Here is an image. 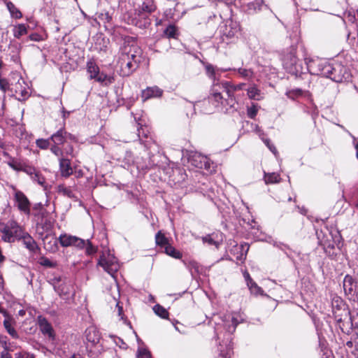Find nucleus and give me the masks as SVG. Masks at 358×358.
<instances>
[{
  "instance_id": "f257e3e1",
  "label": "nucleus",
  "mask_w": 358,
  "mask_h": 358,
  "mask_svg": "<svg viewBox=\"0 0 358 358\" xmlns=\"http://www.w3.org/2000/svg\"><path fill=\"white\" fill-rule=\"evenodd\" d=\"M317 74L328 78L336 83L348 80L351 73L348 68L340 63H329L328 61L320 59L317 64Z\"/></svg>"
},
{
  "instance_id": "f03ea898",
  "label": "nucleus",
  "mask_w": 358,
  "mask_h": 358,
  "mask_svg": "<svg viewBox=\"0 0 358 358\" xmlns=\"http://www.w3.org/2000/svg\"><path fill=\"white\" fill-rule=\"evenodd\" d=\"M98 266L115 278V273L120 268L115 257L109 251L103 252L98 261Z\"/></svg>"
},
{
  "instance_id": "7ed1b4c3",
  "label": "nucleus",
  "mask_w": 358,
  "mask_h": 358,
  "mask_svg": "<svg viewBox=\"0 0 358 358\" xmlns=\"http://www.w3.org/2000/svg\"><path fill=\"white\" fill-rule=\"evenodd\" d=\"M87 71L89 74L90 79H94L96 81L103 85H108L114 81L113 77L107 76L103 73H100L99 66L93 60L87 62Z\"/></svg>"
},
{
  "instance_id": "20e7f679",
  "label": "nucleus",
  "mask_w": 358,
  "mask_h": 358,
  "mask_svg": "<svg viewBox=\"0 0 358 358\" xmlns=\"http://www.w3.org/2000/svg\"><path fill=\"white\" fill-rule=\"evenodd\" d=\"M142 50L136 45H125L121 53V57H128L129 62H136V64H139L142 58Z\"/></svg>"
},
{
  "instance_id": "39448f33",
  "label": "nucleus",
  "mask_w": 358,
  "mask_h": 358,
  "mask_svg": "<svg viewBox=\"0 0 358 358\" xmlns=\"http://www.w3.org/2000/svg\"><path fill=\"white\" fill-rule=\"evenodd\" d=\"M142 50L136 45H125L121 53V57H128L129 62H136V64H139L142 58Z\"/></svg>"
},
{
  "instance_id": "423d86ee",
  "label": "nucleus",
  "mask_w": 358,
  "mask_h": 358,
  "mask_svg": "<svg viewBox=\"0 0 358 358\" xmlns=\"http://www.w3.org/2000/svg\"><path fill=\"white\" fill-rule=\"evenodd\" d=\"M189 162L198 169H203L207 171L210 169L211 163L210 160L206 156L198 152H194L189 155Z\"/></svg>"
},
{
  "instance_id": "0eeeda50",
  "label": "nucleus",
  "mask_w": 358,
  "mask_h": 358,
  "mask_svg": "<svg viewBox=\"0 0 358 358\" xmlns=\"http://www.w3.org/2000/svg\"><path fill=\"white\" fill-rule=\"evenodd\" d=\"M14 190V199L18 209L26 215H29L31 203L28 198L22 192L15 189Z\"/></svg>"
},
{
  "instance_id": "6e6552de",
  "label": "nucleus",
  "mask_w": 358,
  "mask_h": 358,
  "mask_svg": "<svg viewBox=\"0 0 358 358\" xmlns=\"http://www.w3.org/2000/svg\"><path fill=\"white\" fill-rule=\"evenodd\" d=\"M336 322L339 324L343 323L347 324L348 325H352V317L350 315V312L348 308H343L340 309H334L332 312Z\"/></svg>"
},
{
  "instance_id": "1a4fd4ad",
  "label": "nucleus",
  "mask_w": 358,
  "mask_h": 358,
  "mask_svg": "<svg viewBox=\"0 0 358 358\" xmlns=\"http://www.w3.org/2000/svg\"><path fill=\"white\" fill-rule=\"evenodd\" d=\"M37 323L41 333L43 335L48 336L50 338L52 339L55 338V333L52 326L45 317L38 315L37 317Z\"/></svg>"
},
{
  "instance_id": "9d476101",
  "label": "nucleus",
  "mask_w": 358,
  "mask_h": 358,
  "mask_svg": "<svg viewBox=\"0 0 358 358\" xmlns=\"http://www.w3.org/2000/svg\"><path fill=\"white\" fill-rule=\"evenodd\" d=\"M227 317L229 319H230V322H231V324H229L226 322L225 326L227 327V331L231 333H234L235 331L238 324L244 322L243 313H241L240 311L232 312L230 315H225L224 317L226 320Z\"/></svg>"
},
{
  "instance_id": "9b49d317",
  "label": "nucleus",
  "mask_w": 358,
  "mask_h": 358,
  "mask_svg": "<svg viewBox=\"0 0 358 358\" xmlns=\"http://www.w3.org/2000/svg\"><path fill=\"white\" fill-rule=\"evenodd\" d=\"M119 64L123 76H129L134 72L138 66L136 62H129L128 57H120Z\"/></svg>"
},
{
  "instance_id": "f8f14e48",
  "label": "nucleus",
  "mask_w": 358,
  "mask_h": 358,
  "mask_svg": "<svg viewBox=\"0 0 358 358\" xmlns=\"http://www.w3.org/2000/svg\"><path fill=\"white\" fill-rule=\"evenodd\" d=\"M59 172L62 177L68 178L73 173V169L71 165V161L69 159L61 157L59 159Z\"/></svg>"
},
{
  "instance_id": "ddd939ff",
  "label": "nucleus",
  "mask_w": 358,
  "mask_h": 358,
  "mask_svg": "<svg viewBox=\"0 0 358 358\" xmlns=\"http://www.w3.org/2000/svg\"><path fill=\"white\" fill-rule=\"evenodd\" d=\"M162 94V90L157 87H147L142 91L141 97L143 101L153 98L159 97Z\"/></svg>"
},
{
  "instance_id": "4468645a",
  "label": "nucleus",
  "mask_w": 358,
  "mask_h": 358,
  "mask_svg": "<svg viewBox=\"0 0 358 358\" xmlns=\"http://www.w3.org/2000/svg\"><path fill=\"white\" fill-rule=\"evenodd\" d=\"M5 227L8 228L10 232H12L13 235H14L16 238L18 239H20L24 235V234L26 233L23 231L22 227L14 221L9 222Z\"/></svg>"
},
{
  "instance_id": "2eb2a0df",
  "label": "nucleus",
  "mask_w": 358,
  "mask_h": 358,
  "mask_svg": "<svg viewBox=\"0 0 358 358\" xmlns=\"http://www.w3.org/2000/svg\"><path fill=\"white\" fill-rule=\"evenodd\" d=\"M20 239L22 240L24 245L29 250L34 252L38 249L36 241L27 232L24 234Z\"/></svg>"
},
{
  "instance_id": "dca6fc26",
  "label": "nucleus",
  "mask_w": 358,
  "mask_h": 358,
  "mask_svg": "<svg viewBox=\"0 0 358 358\" xmlns=\"http://www.w3.org/2000/svg\"><path fill=\"white\" fill-rule=\"evenodd\" d=\"M13 319L11 316H8V318H6L3 321V326L6 329V331L9 334V335L13 338H18L19 335L15 330V329L12 326V322Z\"/></svg>"
},
{
  "instance_id": "f3484780",
  "label": "nucleus",
  "mask_w": 358,
  "mask_h": 358,
  "mask_svg": "<svg viewBox=\"0 0 358 358\" xmlns=\"http://www.w3.org/2000/svg\"><path fill=\"white\" fill-rule=\"evenodd\" d=\"M357 288V282L354 278L350 275H346L343 279L344 291H354Z\"/></svg>"
},
{
  "instance_id": "a211bd4d",
  "label": "nucleus",
  "mask_w": 358,
  "mask_h": 358,
  "mask_svg": "<svg viewBox=\"0 0 358 358\" xmlns=\"http://www.w3.org/2000/svg\"><path fill=\"white\" fill-rule=\"evenodd\" d=\"M13 33L15 38H20L27 34V26L24 24H18L14 26Z\"/></svg>"
},
{
  "instance_id": "6ab92c4d",
  "label": "nucleus",
  "mask_w": 358,
  "mask_h": 358,
  "mask_svg": "<svg viewBox=\"0 0 358 358\" xmlns=\"http://www.w3.org/2000/svg\"><path fill=\"white\" fill-rule=\"evenodd\" d=\"M155 313L162 319H169V313L168 310L159 304H156L152 308Z\"/></svg>"
},
{
  "instance_id": "aec40b11",
  "label": "nucleus",
  "mask_w": 358,
  "mask_h": 358,
  "mask_svg": "<svg viewBox=\"0 0 358 358\" xmlns=\"http://www.w3.org/2000/svg\"><path fill=\"white\" fill-rule=\"evenodd\" d=\"M164 252L167 255L175 259H180L182 257V254L180 253V252L177 250L170 243L164 248Z\"/></svg>"
},
{
  "instance_id": "412c9836",
  "label": "nucleus",
  "mask_w": 358,
  "mask_h": 358,
  "mask_svg": "<svg viewBox=\"0 0 358 358\" xmlns=\"http://www.w3.org/2000/svg\"><path fill=\"white\" fill-rule=\"evenodd\" d=\"M155 242L158 246L163 248L169 244V239L160 231L155 236Z\"/></svg>"
},
{
  "instance_id": "4be33fe9",
  "label": "nucleus",
  "mask_w": 358,
  "mask_h": 358,
  "mask_svg": "<svg viewBox=\"0 0 358 358\" xmlns=\"http://www.w3.org/2000/svg\"><path fill=\"white\" fill-rule=\"evenodd\" d=\"M74 239L75 236L67 234L61 235L59 238V243L63 247L72 246Z\"/></svg>"
},
{
  "instance_id": "5701e85b",
  "label": "nucleus",
  "mask_w": 358,
  "mask_h": 358,
  "mask_svg": "<svg viewBox=\"0 0 358 358\" xmlns=\"http://www.w3.org/2000/svg\"><path fill=\"white\" fill-rule=\"evenodd\" d=\"M66 132L60 129L51 136V140L55 145H60L64 142Z\"/></svg>"
},
{
  "instance_id": "b1692460",
  "label": "nucleus",
  "mask_w": 358,
  "mask_h": 358,
  "mask_svg": "<svg viewBox=\"0 0 358 358\" xmlns=\"http://www.w3.org/2000/svg\"><path fill=\"white\" fill-rule=\"evenodd\" d=\"M7 8L8 9L11 16L16 19H20L22 17L21 12L12 2H8L6 3Z\"/></svg>"
},
{
  "instance_id": "393cba45",
  "label": "nucleus",
  "mask_w": 358,
  "mask_h": 358,
  "mask_svg": "<svg viewBox=\"0 0 358 358\" xmlns=\"http://www.w3.org/2000/svg\"><path fill=\"white\" fill-rule=\"evenodd\" d=\"M156 9V6L152 0L143 2L141 6V10L145 13H151Z\"/></svg>"
},
{
  "instance_id": "a878e982",
  "label": "nucleus",
  "mask_w": 358,
  "mask_h": 358,
  "mask_svg": "<svg viewBox=\"0 0 358 358\" xmlns=\"http://www.w3.org/2000/svg\"><path fill=\"white\" fill-rule=\"evenodd\" d=\"M332 306V312L334 309H340L343 308H346L347 306L343 301V299L339 296H334L331 301Z\"/></svg>"
},
{
  "instance_id": "bb28decb",
  "label": "nucleus",
  "mask_w": 358,
  "mask_h": 358,
  "mask_svg": "<svg viewBox=\"0 0 358 358\" xmlns=\"http://www.w3.org/2000/svg\"><path fill=\"white\" fill-rule=\"evenodd\" d=\"M265 182L266 184H273L279 182L280 180V176L275 173L265 174Z\"/></svg>"
},
{
  "instance_id": "cd10ccee",
  "label": "nucleus",
  "mask_w": 358,
  "mask_h": 358,
  "mask_svg": "<svg viewBox=\"0 0 358 358\" xmlns=\"http://www.w3.org/2000/svg\"><path fill=\"white\" fill-rule=\"evenodd\" d=\"M248 95L250 99H259L260 90L255 85H252L248 89Z\"/></svg>"
},
{
  "instance_id": "c85d7f7f",
  "label": "nucleus",
  "mask_w": 358,
  "mask_h": 358,
  "mask_svg": "<svg viewBox=\"0 0 358 358\" xmlns=\"http://www.w3.org/2000/svg\"><path fill=\"white\" fill-rule=\"evenodd\" d=\"M315 234L318 240V244L320 245L326 246L329 241L328 236L324 234L322 230L320 231L317 230Z\"/></svg>"
},
{
  "instance_id": "c756f323",
  "label": "nucleus",
  "mask_w": 358,
  "mask_h": 358,
  "mask_svg": "<svg viewBox=\"0 0 358 358\" xmlns=\"http://www.w3.org/2000/svg\"><path fill=\"white\" fill-rule=\"evenodd\" d=\"M320 348L321 350L322 358H334L333 353L326 345L324 343H320Z\"/></svg>"
},
{
  "instance_id": "7c9ffc66",
  "label": "nucleus",
  "mask_w": 358,
  "mask_h": 358,
  "mask_svg": "<svg viewBox=\"0 0 358 358\" xmlns=\"http://www.w3.org/2000/svg\"><path fill=\"white\" fill-rule=\"evenodd\" d=\"M18 85L21 86V83L20 80L18 81V83L15 85V92L19 93L20 94V97L18 98L19 100H25L29 96V92L25 88L24 89H19Z\"/></svg>"
},
{
  "instance_id": "2f4dec72",
  "label": "nucleus",
  "mask_w": 358,
  "mask_h": 358,
  "mask_svg": "<svg viewBox=\"0 0 358 358\" xmlns=\"http://www.w3.org/2000/svg\"><path fill=\"white\" fill-rule=\"evenodd\" d=\"M2 232L3 234V235L2 236V239L4 241L8 242V243H11V242L14 241V238H15V236H14V235H13L12 232H10L8 229V228H6L5 227L3 229Z\"/></svg>"
},
{
  "instance_id": "473e14b6",
  "label": "nucleus",
  "mask_w": 358,
  "mask_h": 358,
  "mask_svg": "<svg viewBox=\"0 0 358 358\" xmlns=\"http://www.w3.org/2000/svg\"><path fill=\"white\" fill-rule=\"evenodd\" d=\"M58 192L60 194H62L64 196H66L68 197H72L73 196V192L71 189L64 185H59L57 187Z\"/></svg>"
},
{
  "instance_id": "72a5a7b5",
  "label": "nucleus",
  "mask_w": 358,
  "mask_h": 358,
  "mask_svg": "<svg viewBox=\"0 0 358 358\" xmlns=\"http://www.w3.org/2000/svg\"><path fill=\"white\" fill-rule=\"evenodd\" d=\"M0 345L3 348V350H11L10 343L6 336L0 335Z\"/></svg>"
},
{
  "instance_id": "f704fd0d",
  "label": "nucleus",
  "mask_w": 358,
  "mask_h": 358,
  "mask_svg": "<svg viewBox=\"0 0 358 358\" xmlns=\"http://www.w3.org/2000/svg\"><path fill=\"white\" fill-rule=\"evenodd\" d=\"M137 358H151L150 352L145 348H139L136 354Z\"/></svg>"
},
{
  "instance_id": "c9c22d12",
  "label": "nucleus",
  "mask_w": 358,
  "mask_h": 358,
  "mask_svg": "<svg viewBox=\"0 0 358 358\" xmlns=\"http://www.w3.org/2000/svg\"><path fill=\"white\" fill-rule=\"evenodd\" d=\"M31 179L39 184L41 186L44 187L45 183V179L43 176H42L39 172L36 171L35 174L32 176Z\"/></svg>"
},
{
  "instance_id": "e433bc0d",
  "label": "nucleus",
  "mask_w": 358,
  "mask_h": 358,
  "mask_svg": "<svg viewBox=\"0 0 358 358\" xmlns=\"http://www.w3.org/2000/svg\"><path fill=\"white\" fill-rule=\"evenodd\" d=\"M177 29L176 27L173 25H169L166 29H165V34L169 38H175L176 36Z\"/></svg>"
},
{
  "instance_id": "4c0bfd02",
  "label": "nucleus",
  "mask_w": 358,
  "mask_h": 358,
  "mask_svg": "<svg viewBox=\"0 0 358 358\" xmlns=\"http://www.w3.org/2000/svg\"><path fill=\"white\" fill-rule=\"evenodd\" d=\"M214 87H218L219 89H223L227 92V94H228V96L229 97L231 96V89H230V86L228 83H227V82L222 83L221 84H219V85L215 84L214 85Z\"/></svg>"
},
{
  "instance_id": "58836bf2",
  "label": "nucleus",
  "mask_w": 358,
  "mask_h": 358,
  "mask_svg": "<svg viewBox=\"0 0 358 358\" xmlns=\"http://www.w3.org/2000/svg\"><path fill=\"white\" fill-rule=\"evenodd\" d=\"M238 73L240 76L245 78H251L253 74L251 70L242 68L238 69Z\"/></svg>"
},
{
  "instance_id": "ea45409f",
  "label": "nucleus",
  "mask_w": 358,
  "mask_h": 358,
  "mask_svg": "<svg viewBox=\"0 0 358 358\" xmlns=\"http://www.w3.org/2000/svg\"><path fill=\"white\" fill-rule=\"evenodd\" d=\"M243 276H244L245 280L247 282L248 288L250 289H252L256 287V286H257L256 284L252 282V280L251 279L250 274L248 272H246V271L244 272Z\"/></svg>"
},
{
  "instance_id": "a19ab883",
  "label": "nucleus",
  "mask_w": 358,
  "mask_h": 358,
  "mask_svg": "<svg viewBox=\"0 0 358 358\" xmlns=\"http://www.w3.org/2000/svg\"><path fill=\"white\" fill-rule=\"evenodd\" d=\"M22 171L29 175L31 178L36 172L34 167L24 164Z\"/></svg>"
},
{
  "instance_id": "79ce46f5",
  "label": "nucleus",
  "mask_w": 358,
  "mask_h": 358,
  "mask_svg": "<svg viewBox=\"0 0 358 358\" xmlns=\"http://www.w3.org/2000/svg\"><path fill=\"white\" fill-rule=\"evenodd\" d=\"M86 242L87 241H85V240L75 236V239L72 246H75L78 248H83L85 246Z\"/></svg>"
},
{
  "instance_id": "37998d69",
  "label": "nucleus",
  "mask_w": 358,
  "mask_h": 358,
  "mask_svg": "<svg viewBox=\"0 0 358 358\" xmlns=\"http://www.w3.org/2000/svg\"><path fill=\"white\" fill-rule=\"evenodd\" d=\"M86 253L87 255H93L96 252V248L92 245V243L87 240L85 244Z\"/></svg>"
},
{
  "instance_id": "c03bdc74",
  "label": "nucleus",
  "mask_w": 358,
  "mask_h": 358,
  "mask_svg": "<svg viewBox=\"0 0 358 358\" xmlns=\"http://www.w3.org/2000/svg\"><path fill=\"white\" fill-rule=\"evenodd\" d=\"M36 145L41 149H47L50 145L48 140L39 139L36 141Z\"/></svg>"
},
{
  "instance_id": "a18cd8bd",
  "label": "nucleus",
  "mask_w": 358,
  "mask_h": 358,
  "mask_svg": "<svg viewBox=\"0 0 358 358\" xmlns=\"http://www.w3.org/2000/svg\"><path fill=\"white\" fill-rule=\"evenodd\" d=\"M40 263L41 265L50 268L54 267L55 266V264L52 263L49 259L45 257L41 258Z\"/></svg>"
},
{
  "instance_id": "49530a36",
  "label": "nucleus",
  "mask_w": 358,
  "mask_h": 358,
  "mask_svg": "<svg viewBox=\"0 0 358 358\" xmlns=\"http://www.w3.org/2000/svg\"><path fill=\"white\" fill-rule=\"evenodd\" d=\"M57 145H55L52 146L50 150L56 156L61 157L63 155V152Z\"/></svg>"
},
{
  "instance_id": "de8ad7c7",
  "label": "nucleus",
  "mask_w": 358,
  "mask_h": 358,
  "mask_svg": "<svg viewBox=\"0 0 358 358\" xmlns=\"http://www.w3.org/2000/svg\"><path fill=\"white\" fill-rule=\"evenodd\" d=\"M212 96L214 98V99L217 102L221 101L222 99L221 93L220 92H217V89H213Z\"/></svg>"
},
{
  "instance_id": "09e8293b",
  "label": "nucleus",
  "mask_w": 358,
  "mask_h": 358,
  "mask_svg": "<svg viewBox=\"0 0 358 358\" xmlns=\"http://www.w3.org/2000/svg\"><path fill=\"white\" fill-rule=\"evenodd\" d=\"M257 113V109L255 106L248 109V115L250 117L254 118Z\"/></svg>"
},
{
  "instance_id": "8fccbe9b",
  "label": "nucleus",
  "mask_w": 358,
  "mask_h": 358,
  "mask_svg": "<svg viewBox=\"0 0 358 358\" xmlns=\"http://www.w3.org/2000/svg\"><path fill=\"white\" fill-rule=\"evenodd\" d=\"M29 38L33 41H41L43 40L42 36L36 33L30 34Z\"/></svg>"
},
{
  "instance_id": "3c124183",
  "label": "nucleus",
  "mask_w": 358,
  "mask_h": 358,
  "mask_svg": "<svg viewBox=\"0 0 358 358\" xmlns=\"http://www.w3.org/2000/svg\"><path fill=\"white\" fill-rule=\"evenodd\" d=\"M9 166L15 171H22L23 166L22 164H16V163H10Z\"/></svg>"
},
{
  "instance_id": "603ef678",
  "label": "nucleus",
  "mask_w": 358,
  "mask_h": 358,
  "mask_svg": "<svg viewBox=\"0 0 358 358\" xmlns=\"http://www.w3.org/2000/svg\"><path fill=\"white\" fill-rule=\"evenodd\" d=\"M8 87V82L6 80L0 79V89L5 92Z\"/></svg>"
},
{
  "instance_id": "864d4df0",
  "label": "nucleus",
  "mask_w": 358,
  "mask_h": 358,
  "mask_svg": "<svg viewBox=\"0 0 358 358\" xmlns=\"http://www.w3.org/2000/svg\"><path fill=\"white\" fill-rule=\"evenodd\" d=\"M203 241L204 243H208L209 245H215V241H214V240L210 236H206L203 237Z\"/></svg>"
},
{
  "instance_id": "5fc2aeb1",
  "label": "nucleus",
  "mask_w": 358,
  "mask_h": 358,
  "mask_svg": "<svg viewBox=\"0 0 358 358\" xmlns=\"http://www.w3.org/2000/svg\"><path fill=\"white\" fill-rule=\"evenodd\" d=\"M10 350H3L1 352V358H13L12 355L9 353Z\"/></svg>"
},
{
  "instance_id": "6e6d98bb",
  "label": "nucleus",
  "mask_w": 358,
  "mask_h": 358,
  "mask_svg": "<svg viewBox=\"0 0 358 358\" xmlns=\"http://www.w3.org/2000/svg\"><path fill=\"white\" fill-rule=\"evenodd\" d=\"M264 143H266V145L268 146V148H269V150L274 154H275L276 152V149L275 148L273 145H271L270 144V142L268 140H265L264 141Z\"/></svg>"
},
{
  "instance_id": "4d7b16f0",
  "label": "nucleus",
  "mask_w": 358,
  "mask_h": 358,
  "mask_svg": "<svg viewBox=\"0 0 358 358\" xmlns=\"http://www.w3.org/2000/svg\"><path fill=\"white\" fill-rule=\"evenodd\" d=\"M116 307L118 309V315L119 316H120L121 317H122V316L124 315V313H123V307L122 306L120 305V302L118 301L116 304Z\"/></svg>"
},
{
  "instance_id": "13d9d810",
  "label": "nucleus",
  "mask_w": 358,
  "mask_h": 358,
  "mask_svg": "<svg viewBox=\"0 0 358 358\" xmlns=\"http://www.w3.org/2000/svg\"><path fill=\"white\" fill-rule=\"evenodd\" d=\"M27 354L26 352H21L15 354V358H25V355Z\"/></svg>"
},
{
  "instance_id": "bf43d9fd",
  "label": "nucleus",
  "mask_w": 358,
  "mask_h": 358,
  "mask_svg": "<svg viewBox=\"0 0 358 358\" xmlns=\"http://www.w3.org/2000/svg\"><path fill=\"white\" fill-rule=\"evenodd\" d=\"M0 313H1L6 318H8V316H10L8 312L3 308H0Z\"/></svg>"
},
{
  "instance_id": "052dcab7",
  "label": "nucleus",
  "mask_w": 358,
  "mask_h": 358,
  "mask_svg": "<svg viewBox=\"0 0 358 358\" xmlns=\"http://www.w3.org/2000/svg\"><path fill=\"white\" fill-rule=\"evenodd\" d=\"M87 339L90 341L94 343L96 341L94 338H92L90 337V330H89V333L87 334Z\"/></svg>"
},
{
  "instance_id": "680f3d73",
  "label": "nucleus",
  "mask_w": 358,
  "mask_h": 358,
  "mask_svg": "<svg viewBox=\"0 0 358 358\" xmlns=\"http://www.w3.org/2000/svg\"><path fill=\"white\" fill-rule=\"evenodd\" d=\"M76 176L77 178H80L83 176V171L81 170H79L78 171H76Z\"/></svg>"
},
{
  "instance_id": "e2e57ef3",
  "label": "nucleus",
  "mask_w": 358,
  "mask_h": 358,
  "mask_svg": "<svg viewBox=\"0 0 358 358\" xmlns=\"http://www.w3.org/2000/svg\"><path fill=\"white\" fill-rule=\"evenodd\" d=\"M207 71L208 72H210L212 74L214 73V69L212 66H207Z\"/></svg>"
},
{
  "instance_id": "0e129e2a",
  "label": "nucleus",
  "mask_w": 358,
  "mask_h": 358,
  "mask_svg": "<svg viewBox=\"0 0 358 358\" xmlns=\"http://www.w3.org/2000/svg\"><path fill=\"white\" fill-rule=\"evenodd\" d=\"M3 289V278L0 276V290Z\"/></svg>"
},
{
  "instance_id": "69168bd1",
  "label": "nucleus",
  "mask_w": 358,
  "mask_h": 358,
  "mask_svg": "<svg viewBox=\"0 0 358 358\" xmlns=\"http://www.w3.org/2000/svg\"><path fill=\"white\" fill-rule=\"evenodd\" d=\"M25 358H35V356L33 354H29L27 352V354L25 355Z\"/></svg>"
},
{
  "instance_id": "338daca9",
  "label": "nucleus",
  "mask_w": 358,
  "mask_h": 358,
  "mask_svg": "<svg viewBox=\"0 0 358 358\" xmlns=\"http://www.w3.org/2000/svg\"><path fill=\"white\" fill-rule=\"evenodd\" d=\"M306 209L304 207L300 208V212L301 214L305 215L306 213Z\"/></svg>"
},
{
  "instance_id": "774afa93",
  "label": "nucleus",
  "mask_w": 358,
  "mask_h": 358,
  "mask_svg": "<svg viewBox=\"0 0 358 358\" xmlns=\"http://www.w3.org/2000/svg\"><path fill=\"white\" fill-rule=\"evenodd\" d=\"M72 152H73V148L72 147H70L69 149L66 151L67 155H71Z\"/></svg>"
}]
</instances>
